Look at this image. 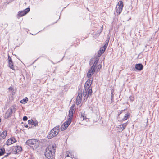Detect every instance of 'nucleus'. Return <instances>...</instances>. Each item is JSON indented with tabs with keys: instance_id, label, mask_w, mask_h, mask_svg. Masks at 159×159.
<instances>
[{
	"instance_id": "393cba45",
	"label": "nucleus",
	"mask_w": 159,
	"mask_h": 159,
	"mask_svg": "<svg viewBox=\"0 0 159 159\" xmlns=\"http://www.w3.org/2000/svg\"><path fill=\"white\" fill-rule=\"evenodd\" d=\"M94 62L93 63V64L92 66H93V67H94V68H95V67H96V66L97 65V64L98 61V60H97V59L95 60H94Z\"/></svg>"
},
{
	"instance_id": "2f4dec72",
	"label": "nucleus",
	"mask_w": 159,
	"mask_h": 159,
	"mask_svg": "<svg viewBox=\"0 0 159 159\" xmlns=\"http://www.w3.org/2000/svg\"><path fill=\"white\" fill-rule=\"evenodd\" d=\"M33 120H28V124H31L32 125V124L33 123Z\"/></svg>"
},
{
	"instance_id": "423d86ee",
	"label": "nucleus",
	"mask_w": 159,
	"mask_h": 159,
	"mask_svg": "<svg viewBox=\"0 0 159 159\" xmlns=\"http://www.w3.org/2000/svg\"><path fill=\"white\" fill-rule=\"evenodd\" d=\"M30 11V9L29 8H27L23 11H19L18 14L17 15V17L19 18L20 17L23 16L24 15L26 14Z\"/></svg>"
},
{
	"instance_id": "a19ab883",
	"label": "nucleus",
	"mask_w": 159,
	"mask_h": 159,
	"mask_svg": "<svg viewBox=\"0 0 159 159\" xmlns=\"http://www.w3.org/2000/svg\"><path fill=\"white\" fill-rule=\"evenodd\" d=\"M91 62H90V64H91Z\"/></svg>"
},
{
	"instance_id": "6e6552de",
	"label": "nucleus",
	"mask_w": 159,
	"mask_h": 159,
	"mask_svg": "<svg viewBox=\"0 0 159 159\" xmlns=\"http://www.w3.org/2000/svg\"><path fill=\"white\" fill-rule=\"evenodd\" d=\"M109 40V39H107L106 40L105 42V44L104 45V46L103 47H102L100 48V52H102V53H103L104 52L106 47L108 45Z\"/></svg>"
},
{
	"instance_id": "bb28decb",
	"label": "nucleus",
	"mask_w": 159,
	"mask_h": 159,
	"mask_svg": "<svg viewBox=\"0 0 159 159\" xmlns=\"http://www.w3.org/2000/svg\"><path fill=\"white\" fill-rule=\"evenodd\" d=\"M32 125H34V126H36L38 125V122L37 121H33V123Z\"/></svg>"
},
{
	"instance_id": "f704fd0d",
	"label": "nucleus",
	"mask_w": 159,
	"mask_h": 159,
	"mask_svg": "<svg viewBox=\"0 0 159 159\" xmlns=\"http://www.w3.org/2000/svg\"><path fill=\"white\" fill-rule=\"evenodd\" d=\"M8 89L10 90H12V89H13V88L12 87H10L9 88H8Z\"/></svg>"
},
{
	"instance_id": "20e7f679",
	"label": "nucleus",
	"mask_w": 159,
	"mask_h": 159,
	"mask_svg": "<svg viewBox=\"0 0 159 159\" xmlns=\"http://www.w3.org/2000/svg\"><path fill=\"white\" fill-rule=\"evenodd\" d=\"M75 111V105H73L70 108L69 114L68 115L69 118L67 119H70L72 121V118L73 116V114Z\"/></svg>"
},
{
	"instance_id": "f8f14e48",
	"label": "nucleus",
	"mask_w": 159,
	"mask_h": 159,
	"mask_svg": "<svg viewBox=\"0 0 159 159\" xmlns=\"http://www.w3.org/2000/svg\"><path fill=\"white\" fill-rule=\"evenodd\" d=\"M95 71L94 67L93 66H91L90 69L88 71L87 76L88 78H89L93 74L94 72Z\"/></svg>"
},
{
	"instance_id": "7c9ffc66",
	"label": "nucleus",
	"mask_w": 159,
	"mask_h": 159,
	"mask_svg": "<svg viewBox=\"0 0 159 159\" xmlns=\"http://www.w3.org/2000/svg\"><path fill=\"white\" fill-rule=\"evenodd\" d=\"M123 111H124V110H121V111H119L118 112V116H119V115L122 113V112Z\"/></svg>"
},
{
	"instance_id": "c85d7f7f",
	"label": "nucleus",
	"mask_w": 159,
	"mask_h": 159,
	"mask_svg": "<svg viewBox=\"0 0 159 159\" xmlns=\"http://www.w3.org/2000/svg\"><path fill=\"white\" fill-rule=\"evenodd\" d=\"M27 119H28V118L26 116H24V117L23 118V120L24 121L27 120Z\"/></svg>"
},
{
	"instance_id": "b1692460",
	"label": "nucleus",
	"mask_w": 159,
	"mask_h": 159,
	"mask_svg": "<svg viewBox=\"0 0 159 159\" xmlns=\"http://www.w3.org/2000/svg\"><path fill=\"white\" fill-rule=\"evenodd\" d=\"M8 65L10 67V68L12 69L13 70L14 69V66L12 61L9 62Z\"/></svg>"
},
{
	"instance_id": "f257e3e1",
	"label": "nucleus",
	"mask_w": 159,
	"mask_h": 159,
	"mask_svg": "<svg viewBox=\"0 0 159 159\" xmlns=\"http://www.w3.org/2000/svg\"><path fill=\"white\" fill-rule=\"evenodd\" d=\"M56 150V146L52 144L46 148L45 153V157L49 159H52L53 158Z\"/></svg>"
},
{
	"instance_id": "a211bd4d",
	"label": "nucleus",
	"mask_w": 159,
	"mask_h": 159,
	"mask_svg": "<svg viewBox=\"0 0 159 159\" xmlns=\"http://www.w3.org/2000/svg\"><path fill=\"white\" fill-rule=\"evenodd\" d=\"M127 123H125L123 124L120 125L119 126H120V128L121 129V131H123L125 128L126 127L127 125Z\"/></svg>"
},
{
	"instance_id": "f03ea898",
	"label": "nucleus",
	"mask_w": 159,
	"mask_h": 159,
	"mask_svg": "<svg viewBox=\"0 0 159 159\" xmlns=\"http://www.w3.org/2000/svg\"><path fill=\"white\" fill-rule=\"evenodd\" d=\"M26 144L32 147L33 149H36L39 145V141L35 139H30L26 141Z\"/></svg>"
},
{
	"instance_id": "a878e982",
	"label": "nucleus",
	"mask_w": 159,
	"mask_h": 159,
	"mask_svg": "<svg viewBox=\"0 0 159 159\" xmlns=\"http://www.w3.org/2000/svg\"><path fill=\"white\" fill-rule=\"evenodd\" d=\"M114 91V90L113 89H111V101H112V100L113 99V96L114 95V94H113V93Z\"/></svg>"
},
{
	"instance_id": "4c0bfd02",
	"label": "nucleus",
	"mask_w": 159,
	"mask_h": 159,
	"mask_svg": "<svg viewBox=\"0 0 159 159\" xmlns=\"http://www.w3.org/2000/svg\"><path fill=\"white\" fill-rule=\"evenodd\" d=\"M25 127H26V128H28V126L27 125H25Z\"/></svg>"
},
{
	"instance_id": "7ed1b4c3",
	"label": "nucleus",
	"mask_w": 159,
	"mask_h": 159,
	"mask_svg": "<svg viewBox=\"0 0 159 159\" xmlns=\"http://www.w3.org/2000/svg\"><path fill=\"white\" fill-rule=\"evenodd\" d=\"M123 7V2L122 1H119L116 7V11L117 13L119 15L121 12Z\"/></svg>"
},
{
	"instance_id": "4be33fe9",
	"label": "nucleus",
	"mask_w": 159,
	"mask_h": 159,
	"mask_svg": "<svg viewBox=\"0 0 159 159\" xmlns=\"http://www.w3.org/2000/svg\"><path fill=\"white\" fill-rule=\"evenodd\" d=\"M88 89H84V92H83V96L84 97H86V98H87V96L88 95V92L87 91Z\"/></svg>"
},
{
	"instance_id": "aec40b11",
	"label": "nucleus",
	"mask_w": 159,
	"mask_h": 159,
	"mask_svg": "<svg viewBox=\"0 0 159 159\" xmlns=\"http://www.w3.org/2000/svg\"><path fill=\"white\" fill-rule=\"evenodd\" d=\"M130 115V114L129 113H127L126 114L125 116H124V118H123L122 120L124 121L126 120L128 118L129 116Z\"/></svg>"
},
{
	"instance_id": "72a5a7b5",
	"label": "nucleus",
	"mask_w": 159,
	"mask_h": 159,
	"mask_svg": "<svg viewBox=\"0 0 159 159\" xmlns=\"http://www.w3.org/2000/svg\"><path fill=\"white\" fill-rule=\"evenodd\" d=\"M102 52H99L98 53V57H100V56L101 55H102Z\"/></svg>"
},
{
	"instance_id": "cd10ccee",
	"label": "nucleus",
	"mask_w": 159,
	"mask_h": 159,
	"mask_svg": "<svg viewBox=\"0 0 159 159\" xmlns=\"http://www.w3.org/2000/svg\"><path fill=\"white\" fill-rule=\"evenodd\" d=\"M68 151L66 152V156L67 157H71L72 159H72V155L71 154H70V156H69V154H68Z\"/></svg>"
},
{
	"instance_id": "f3484780",
	"label": "nucleus",
	"mask_w": 159,
	"mask_h": 159,
	"mask_svg": "<svg viewBox=\"0 0 159 159\" xmlns=\"http://www.w3.org/2000/svg\"><path fill=\"white\" fill-rule=\"evenodd\" d=\"M53 129H54V131H53V132L56 133V136L57 135L59 132V126H57L54 128Z\"/></svg>"
},
{
	"instance_id": "473e14b6",
	"label": "nucleus",
	"mask_w": 159,
	"mask_h": 159,
	"mask_svg": "<svg viewBox=\"0 0 159 159\" xmlns=\"http://www.w3.org/2000/svg\"><path fill=\"white\" fill-rule=\"evenodd\" d=\"M84 117H84L83 115L82 114L81 116V119H83V120H84Z\"/></svg>"
},
{
	"instance_id": "e433bc0d",
	"label": "nucleus",
	"mask_w": 159,
	"mask_h": 159,
	"mask_svg": "<svg viewBox=\"0 0 159 159\" xmlns=\"http://www.w3.org/2000/svg\"><path fill=\"white\" fill-rule=\"evenodd\" d=\"M11 154V153L10 152L9 153H7V155H6V156H8V155L10 154Z\"/></svg>"
},
{
	"instance_id": "6ab92c4d",
	"label": "nucleus",
	"mask_w": 159,
	"mask_h": 159,
	"mask_svg": "<svg viewBox=\"0 0 159 159\" xmlns=\"http://www.w3.org/2000/svg\"><path fill=\"white\" fill-rule=\"evenodd\" d=\"M28 101V98L27 97H25V98L23 99L22 100L20 101V102L21 103L25 104Z\"/></svg>"
},
{
	"instance_id": "4468645a",
	"label": "nucleus",
	"mask_w": 159,
	"mask_h": 159,
	"mask_svg": "<svg viewBox=\"0 0 159 159\" xmlns=\"http://www.w3.org/2000/svg\"><path fill=\"white\" fill-rule=\"evenodd\" d=\"M7 134V133L6 131H3L2 133H0V141L5 139Z\"/></svg>"
},
{
	"instance_id": "c9c22d12",
	"label": "nucleus",
	"mask_w": 159,
	"mask_h": 159,
	"mask_svg": "<svg viewBox=\"0 0 159 159\" xmlns=\"http://www.w3.org/2000/svg\"><path fill=\"white\" fill-rule=\"evenodd\" d=\"M101 67H102V65H99L98 66V68L99 69V68H101Z\"/></svg>"
},
{
	"instance_id": "412c9836",
	"label": "nucleus",
	"mask_w": 159,
	"mask_h": 159,
	"mask_svg": "<svg viewBox=\"0 0 159 159\" xmlns=\"http://www.w3.org/2000/svg\"><path fill=\"white\" fill-rule=\"evenodd\" d=\"M87 92H88V95L87 96V98H88V97L89 96H90L91 95L92 93V89L91 88L90 89H89L88 90Z\"/></svg>"
},
{
	"instance_id": "ea45409f",
	"label": "nucleus",
	"mask_w": 159,
	"mask_h": 159,
	"mask_svg": "<svg viewBox=\"0 0 159 159\" xmlns=\"http://www.w3.org/2000/svg\"><path fill=\"white\" fill-rule=\"evenodd\" d=\"M103 26H102V28H103Z\"/></svg>"
},
{
	"instance_id": "9d476101",
	"label": "nucleus",
	"mask_w": 159,
	"mask_h": 159,
	"mask_svg": "<svg viewBox=\"0 0 159 159\" xmlns=\"http://www.w3.org/2000/svg\"><path fill=\"white\" fill-rule=\"evenodd\" d=\"M22 147L19 146H17L14 147L13 149L14 152L15 153L19 154L22 150Z\"/></svg>"
},
{
	"instance_id": "2eb2a0df",
	"label": "nucleus",
	"mask_w": 159,
	"mask_h": 159,
	"mask_svg": "<svg viewBox=\"0 0 159 159\" xmlns=\"http://www.w3.org/2000/svg\"><path fill=\"white\" fill-rule=\"evenodd\" d=\"M82 94L80 96H79V95L77 97L76 100V104L77 105H79L81 102L82 100Z\"/></svg>"
},
{
	"instance_id": "39448f33",
	"label": "nucleus",
	"mask_w": 159,
	"mask_h": 159,
	"mask_svg": "<svg viewBox=\"0 0 159 159\" xmlns=\"http://www.w3.org/2000/svg\"><path fill=\"white\" fill-rule=\"evenodd\" d=\"M71 122L70 119H67L61 127V129L62 131L65 130L70 125Z\"/></svg>"
},
{
	"instance_id": "ddd939ff",
	"label": "nucleus",
	"mask_w": 159,
	"mask_h": 159,
	"mask_svg": "<svg viewBox=\"0 0 159 159\" xmlns=\"http://www.w3.org/2000/svg\"><path fill=\"white\" fill-rule=\"evenodd\" d=\"M54 130V129H52L48 134L47 137L49 139H51L56 136V133L53 132Z\"/></svg>"
},
{
	"instance_id": "dca6fc26",
	"label": "nucleus",
	"mask_w": 159,
	"mask_h": 159,
	"mask_svg": "<svg viewBox=\"0 0 159 159\" xmlns=\"http://www.w3.org/2000/svg\"><path fill=\"white\" fill-rule=\"evenodd\" d=\"M135 68L138 70H141L143 69V66L141 64H136L135 66Z\"/></svg>"
},
{
	"instance_id": "0eeeda50",
	"label": "nucleus",
	"mask_w": 159,
	"mask_h": 159,
	"mask_svg": "<svg viewBox=\"0 0 159 159\" xmlns=\"http://www.w3.org/2000/svg\"><path fill=\"white\" fill-rule=\"evenodd\" d=\"M13 109H14V107L13 108H10L7 110L5 114L4 118L5 119H8L11 116L13 113Z\"/></svg>"
},
{
	"instance_id": "5701e85b",
	"label": "nucleus",
	"mask_w": 159,
	"mask_h": 159,
	"mask_svg": "<svg viewBox=\"0 0 159 159\" xmlns=\"http://www.w3.org/2000/svg\"><path fill=\"white\" fill-rule=\"evenodd\" d=\"M5 150L4 148L0 149V156L3 155L5 153Z\"/></svg>"
},
{
	"instance_id": "58836bf2",
	"label": "nucleus",
	"mask_w": 159,
	"mask_h": 159,
	"mask_svg": "<svg viewBox=\"0 0 159 159\" xmlns=\"http://www.w3.org/2000/svg\"><path fill=\"white\" fill-rule=\"evenodd\" d=\"M1 118H0V122H1Z\"/></svg>"
},
{
	"instance_id": "9b49d317",
	"label": "nucleus",
	"mask_w": 159,
	"mask_h": 159,
	"mask_svg": "<svg viewBox=\"0 0 159 159\" xmlns=\"http://www.w3.org/2000/svg\"><path fill=\"white\" fill-rule=\"evenodd\" d=\"M92 81L93 80H87L85 83L84 89H89L90 87Z\"/></svg>"
},
{
	"instance_id": "1a4fd4ad",
	"label": "nucleus",
	"mask_w": 159,
	"mask_h": 159,
	"mask_svg": "<svg viewBox=\"0 0 159 159\" xmlns=\"http://www.w3.org/2000/svg\"><path fill=\"white\" fill-rule=\"evenodd\" d=\"M16 141V139L14 137H11V138L9 139L6 142V144L7 145H10L12 144L15 143Z\"/></svg>"
},
{
	"instance_id": "c756f323",
	"label": "nucleus",
	"mask_w": 159,
	"mask_h": 159,
	"mask_svg": "<svg viewBox=\"0 0 159 159\" xmlns=\"http://www.w3.org/2000/svg\"><path fill=\"white\" fill-rule=\"evenodd\" d=\"M8 59L9 62H10L11 61H12L11 57L9 55H8Z\"/></svg>"
}]
</instances>
